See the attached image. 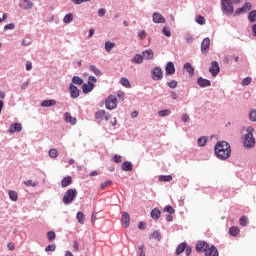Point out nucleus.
I'll return each instance as SVG.
<instances>
[{
    "instance_id": "nucleus-46",
    "label": "nucleus",
    "mask_w": 256,
    "mask_h": 256,
    "mask_svg": "<svg viewBox=\"0 0 256 256\" xmlns=\"http://www.w3.org/2000/svg\"><path fill=\"white\" fill-rule=\"evenodd\" d=\"M55 237H56L55 231H48L47 232L48 241H55Z\"/></svg>"
},
{
    "instance_id": "nucleus-38",
    "label": "nucleus",
    "mask_w": 256,
    "mask_h": 256,
    "mask_svg": "<svg viewBox=\"0 0 256 256\" xmlns=\"http://www.w3.org/2000/svg\"><path fill=\"white\" fill-rule=\"evenodd\" d=\"M159 117H169L171 115V110L165 109V110H160L158 111Z\"/></svg>"
},
{
    "instance_id": "nucleus-16",
    "label": "nucleus",
    "mask_w": 256,
    "mask_h": 256,
    "mask_svg": "<svg viewBox=\"0 0 256 256\" xmlns=\"http://www.w3.org/2000/svg\"><path fill=\"white\" fill-rule=\"evenodd\" d=\"M64 121L70 123V125H77V118L71 116V113L69 112L64 113Z\"/></svg>"
},
{
    "instance_id": "nucleus-63",
    "label": "nucleus",
    "mask_w": 256,
    "mask_h": 256,
    "mask_svg": "<svg viewBox=\"0 0 256 256\" xmlns=\"http://www.w3.org/2000/svg\"><path fill=\"white\" fill-rule=\"evenodd\" d=\"M31 69H33V64L31 63V61H27L26 62V71H31Z\"/></svg>"
},
{
    "instance_id": "nucleus-45",
    "label": "nucleus",
    "mask_w": 256,
    "mask_h": 256,
    "mask_svg": "<svg viewBox=\"0 0 256 256\" xmlns=\"http://www.w3.org/2000/svg\"><path fill=\"white\" fill-rule=\"evenodd\" d=\"M251 81H253L251 77L244 78L241 82L242 87H247V85H251Z\"/></svg>"
},
{
    "instance_id": "nucleus-55",
    "label": "nucleus",
    "mask_w": 256,
    "mask_h": 256,
    "mask_svg": "<svg viewBox=\"0 0 256 256\" xmlns=\"http://www.w3.org/2000/svg\"><path fill=\"white\" fill-rule=\"evenodd\" d=\"M249 119H250V121H253V122L256 121V110L250 111V113H249Z\"/></svg>"
},
{
    "instance_id": "nucleus-60",
    "label": "nucleus",
    "mask_w": 256,
    "mask_h": 256,
    "mask_svg": "<svg viewBox=\"0 0 256 256\" xmlns=\"http://www.w3.org/2000/svg\"><path fill=\"white\" fill-rule=\"evenodd\" d=\"M105 13H107V10H105V8H100L98 10V17H105Z\"/></svg>"
},
{
    "instance_id": "nucleus-28",
    "label": "nucleus",
    "mask_w": 256,
    "mask_h": 256,
    "mask_svg": "<svg viewBox=\"0 0 256 256\" xmlns=\"http://www.w3.org/2000/svg\"><path fill=\"white\" fill-rule=\"evenodd\" d=\"M158 180L162 183H169V182L173 181V176L162 175V176H159Z\"/></svg>"
},
{
    "instance_id": "nucleus-49",
    "label": "nucleus",
    "mask_w": 256,
    "mask_h": 256,
    "mask_svg": "<svg viewBox=\"0 0 256 256\" xmlns=\"http://www.w3.org/2000/svg\"><path fill=\"white\" fill-rule=\"evenodd\" d=\"M55 249H57V245H55V244H50V245H48V246L45 248V251H46V253H49V252L55 251Z\"/></svg>"
},
{
    "instance_id": "nucleus-30",
    "label": "nucleus",
    "mask_w": 256,
    "mask_h": 256,
    "mask_svg": "<svg viewBox=\"0 0 256 256\" xmlns=\"http://www.w3.org/2000/svg\"><path fill=\"white\" fill-rule=\"evenodd\" d=\"M114 47H115V42H111V41L105 42V50L107 53H111V51L114 49Z\"/></svg>"
},
{
    "instance_id": "nucleus-11",
    "label": "nucleus",
    "mask_w": 256,
    "mask_h": 256,
    "mask_svg": "<svg viewBox=\"0 0 256 256\" xmlns=\"http://www.w3.org/2000/svg\"><path fill=\"white\" fill-rule=\"evenodd\" d=\"M209 47H211V39L204 38L201 43V52L204 54L209 53Z\"/></svg>"
},
{
    "instance_id": "nucleus-64",
    "label": "nucleus",
    "mask_w": 256,
    "mask_h": 256,
    "mask_svg": "<svg viewBox=\"0 0 256 256\" xmlns=\"http://www.w3.org/2000/svg\"><path fill=\"white\" fill-rule=\"evenodd\" d=\"M182 121H183V123L189 122V116H188V114H183V115H182Z\"/></svg>"
},
{
    "instance_id": "nucleus-13",
    "label": "nucleus",
    "mask_w": 256,
    "mask_h": 256,
    "mask_svg": "<svg viewBox=\"0 0 256 256\" xmlns=\"http://www.w3.org/2000/svg\"><path fill=\"white\" fill-rule=\"evenodd\" d=\"M165 75L171 76L175 75V64L173 62H168L165 66Z\"/></svg>"
},
{
    "instance_id": "nucleus-27",
    "label": "nucleus",
    "mask_w": 256,
    "mask_h": 256,
    "mask_svg": "<svg viewBox=\"0 0 256 256\" xmlns=\"http://www.w3.org/2000/svg\"><path fill=\"white\" fill-rule=\"evenodd\" d=\"M89 71L94 73V75H96V77H101V75H103V72H101V70H99L96 65H90Z\"/></svg>"
},
{
    "instance_id": "nucleus-37",
    "label": "nucleus",
    "mask_w": 256,
    "mask_h": 256,
    "mask_svg": "<svg viewBox=\"0 0 256 256\" xmlns=\"http://www.w3.org/2000/svg\"><path fill=\"white\" fill-rule=\"evenodd\" d=\"M239 223L242 227H247L249 224V218H247V216H242L240 217Z\"/></svg>"
},
{
    "instance_id": "nucleus-44",
    "label": "nucleus",
    "mask_w": 256,
    "mask_h": 256,
    "mask_svg": "<svg viewBox=\"0 0 256 256\" xmlns=\"http://www.w3.org/2000/svg\"><path fill=\"white\" fill-rule=\"evenodd\" d=\"M8 195H9L11 201H17V199H18L17 192H15V191H13V190H10V191L8 192Z\"/></svg>"
},
{
    "instance_id": "nucleus-32",
    "label": "nucleus",
    "mask_w": 256,
    "mask_h": 256,
    "mask_svg": "<svg viewBox=\"0 0 256 256\" xmlns=\"http://www.w3.org/2000/svg\"><path fill=\"white\" fill-rule=\"evenodd\" d=\"M241 230H239V227L232 226L229 229V234L232 235V237H237L238 233H240Z\"/></svg>"
},
{
    "instance_id": "nucleus-42",
    "label": "nucleus",
    "mask_w": 256,
    "mask_h": 256,
    "mask_svg": "<svg viewBox=\"0 0 256 256\" xmlns=\"http://www.w3.org/2000/svg\"><path fill=\"white\" fill-rule=\"evenodd\" d=\"M196 23H198V25H205L206 20L203 16L201 15H197L195 18Z\"/></svg>"
},
{
    "instance_id": "nucleus-14",
    "label": "nucleus",
    "mask_w": 256,
    "mask_h": 256,
    "mask_svg": "<svg viewBox=\"0 0 256 256\" xmlns=\"http://www.w3.org/2000/svg\"><path fill=\"white\" fill-rule=\"evenodd\" d=\"M196 83L199 85V87L202 88L211 87V80L205 79L203 77H198Z\"/></svg>"
},
{
    "instance_id": "nucleus-19",
    "label": "nucleus",
    "mask_w": 256,
    "mask_h": 256,
    "mask_svg": "<svg viewBox=\"0 0 256 256\" xmlns=\"http://www.w3.org/2000/svg\"><path fill=\"white\" fill-rule=\"evenodd\" d=\"M122 223L124 224L125 229L129 227L131 223V217L129 216V213L127 212H122Z\"/></svg>"
},
{
    "instance_id": "nucleus-40",
    "label": "nucleus",
    "mask_w": 256,
    "mask_h": 256,
    "mask_svg": "<svg viewBox=\"0 0 256 256\" xmlns=\"http://www.w3.org/2000/svg\"><path fill=\"white\" fill-rule=\"evenodd\" d=\"M49 157H51L52 159H56V157H59V151H57V149L55 148L50 149Z\"/></svg>"
},
{
    "instance_id": "nucleus-58",
    "label": "nucleus",
    "mask_w": 256,
    "mask_h": 256,
    "mask_svg": "<svg viewBox=\"0 0 256 256\" xmlns=\"http://www.w3.org/2000/svg\"><path fill=\"white\" fill-rule=\"evenodd\" d=\"M251 7H252V5L249 2L244 3L243 6H242L244 12L251 11Z\"/></svg>"
},
{
    "instance_id": "nucleus-21",
    "label": "nucleus",
    "mask_w": 256,
    "mask_h": 256,
    "mask_svg": "<svg viewBox=\"0 0 256 256\" xmlns=\"http://www.w3.org/2000/svg\"><path fill=\"white\" fill-rule=\"evenodd\" d=\"M185 249H187V242L180 243L176 248L175 255L179 256L181 253H185Z\"/></svg>"
},
{
    "instance_id": "nucleus-39",
    "label": "nucleus",
    "mask_w": 256,
    "mask_h": 256,
    "mask_svg": "<svg viewBox=\"0 0 256 256\" xmlns=\"http://www.w3.org/2000/svg\"><path fill=\"white\" fill-rule=\"evenodd\" d=\"M3 99H5V92L0 90V115L1 112L3 111V106L5 103L3 102Z\"/></svg>"
},
{
    "instance_id": "nucleus-10",
    "label": "nucleus",
    "mask_w": 256,
    "mask_h": 256,
    "mask_svg": "<svg viewBox=\"0 0 256 256\" xmlns=\"http://www.w3.org/2000/svg\"><path fill=\"white\" fill-rule=\"evenodd\" d=\"M69 93H70V97L71 99H77V97H79L81 90H79V88H77L73 83L69 84Z\"/></svg>"
},
{
    "instance_id": "nucleus-48",
    "label": "nucleus",
    "mask_w": 256,
    "mask_h": 256,
    "mask_svg": "<svg viewBox=\"0 0 256 256\" xmlns=\"http://www.w3.org/2000/svg\"><path fill=\"white\" fill-rule=\"evenodd\" d=\"M138 256H145V245L138 246Z\"/></svg>"
},
{
    "instance_id": "nucleus-26",
    "label": "nucleus",
    "mask_w": 256,
    "mask_h": 256,
    "mask_svg": "<svg viewBox=\"0 0 256 256\" xmlns=\"http://www.w3.org/2000/svg\"><path fill=\"white\" fill-rule=\"evenodd\" d=\"M54 105H57V101L53 99L41 102V107H53Z\"/></svg>"
},
{
    "instance_id": "nucleus-20",
    "label": "nucleus",
    "mask_w": 256,
    "mask_h": 256,
    "mask_svg": "<svg viewBox=\"0 0 256 256\" xmlns=\"http://www.w3.org/2000/svg\"><path fill=\"white\" fill-rule=\"evenodd\" d=\"M73 183V178L71 176H66L61 180V187L62 189H65L66 187H69Z\"/></svg>"
},
{
    "instance_id": "nucleus-3",
    "label": "nucleus",
    "mask_w": 256,
    "mask_h": 256,
    "mask_svg": "<svg viewBox=\"0 0 256 256\" xmlns=\"http://www.w3.org/2000/svg\"><path fill=\"white\" fill-rule=\"evenodd\" d=\"M233 3H239V0H221L222 13L227 17H231V15H233V11H235Z\"/></svg>"
},
{
    "instance_id": "nucleus-15",
    "label": "nucleus",
    "mask_w": 256,
    "mask_h": 256,
    "mask_svg": "<svg viewBox=\"0 0 256 256\" xmlns=\"http://www.w3.org/2000/svg\"><path fill=\"white\" fill-rule=\"evenodd\" d=\"M152 21L153 23H165V17H163V15H161V13L159 12H154L152 14Z\"/></svg>"
},
{
    "instance_id": "nucleus-7",
    "label": "nucleus",
    "mask_w": 256,
    "mask_h": 256,
    "mask_svg": "<svg viewBox=\"0 0 256 256\" xmlns=\"http://www.w3.org/2000/svg\"><path fill=\"white\" fill-rule=\"evenodd\" d=\"M153 81H161L163 79V70L159 66H155L151 71Z\"/></svg>"
},
{
    "instance_id": "nucleus-53",
    "label": "nucleus",
    "mask_w": 256,
    "mask_h": 256,
    "mask_svg": "<svg viewBox=\"0 0 256 256\" xmlns=\"http://www.w3.org/2000/svg\"><path fill=\"white\" fill-rule=\"evenodd\" d=\"M184 252L186 256H191V253H193V248L187 244Z\"/></svg>"
},
{
    "instance_id": "nucleus-41",
    "label": "nucleus",
    "mask_w": 256,
    "mask_h": 256,
    "mask_svg": "<svg viewBox=\"0 0 256 256\" xmlns=\"http://www.w3.org/2000/svg\"><path fill=\"white\" fill-rule=\"evenodd\" d=\"M71 21H73V14L72 13L66 14L63 18V23L69 24L71 23Z\"/></svg>"
},
{
    "instance_id": "nucleus-25",
    "label": "nucleus",
    "mask_w": 256,
    "mask_h": 256,
    "mask_svg": "<svg viewBox=\"0 0 256 256\" xmlns=\"http://www.w3.org/2000/svg\"><path fill=\"white\" fill-rule=\"evenodd\" d=\"M142 55H143L144 59H146V61H149V60L153 59V57H154V53L151 49L144 50L142 52Z\"/></svg>"
},
{
    "instance_id": "nucleus-22",
    "label": "nucleus",
    "mask_w": 256,
    "mask_h": 256,
    "mask_svg": "<svg viewBox=\"0 0 256 256\" xmlns=\"http://www.w3.org/2000/svg\"><path fill=\"white\" fill-rule=\"evenodd\" d=\"M183 69L186 70V73H188L191 77L195 75V68H193V65H191V63H185Z\"/></svg>"
},
{
    "instance_id": "nucleus-47",
    "label": "nucleus",
    "mask_w": 256,
    "mask_h": 256,
    "mask_svg": "<svg viewBox=\"0 0 256 256\" xmlns=\"http://www.w3.org/2000/svg\"><path fill=\"white\" fill-rule=\"evenodd\" d=\"M163 211L164 213H169L170 215H173V213H175V208L168 205V206H165Z\"/></svg>"
},
{
    "instance_id": "nucleus-54",
    "label": "nucleus",
    "mask_w": 256,
    "mask_h": 256,
    "mask_svg": "<svg viewBox=\"0 0 256 256\" xmlns=\"http://www.w3.org/2000/svg\"><path fill=\"white\" fill-rule=\"evenodd\" d=\"M13 29H15L14 23H10L4 26V31H13Z\"/></svg>"
},
{
    "instance_id": "nucleus-5",
    "label": "nucleus",
    "mask_w": 256,
    "mask_h": 256,
    "mask_svg": "<svg viewBox=\"0 0 256 256\" xmlns=\"http://www.w3.org/2000/svg\"><path fill=\"white\" fill-rule=\"evenodd\" d=\"M97 82V78L95 76H89L87 83L82 84V91L84 94L91 93L93 89H95V83Z\"/></svg>"
},
{
    "instance_id": "nucleus-2",
    "label": "nucleus",
    "mask_w": 256,
    "mask_h": 256,
    "mask_svg": "<svg viewBox=\"0 0 256 256\" xmlns=\"http://www.w3.org/2000/svg\"><path fill=\"white\" fill-rule=\"evenodd\" d=\"M246 131L247 134L244 135L243 145L245 149H253V147H255V137L253 136L255 128L249 126Z\"/></svg>"
},
{
    "instance_id": "nucleus-8",
    "label": "nucleus",
    "mask_w": 256,
    "mask_h": 256,
    "mask_svg": "<svg viewBox=\"0 0 256 256\" xmlns=\"http://www.w3.org/2000/svg\"><path fill=\"white\" fill-rule=\"evenodd\" d=\"M211 248V246H209V243L203 241V240H199L196 243V253H205L206 251H208Z\"/></svg>"
},
{
    "instance_id": "nucleus-6",
    "label": "nucleus",
    "mask_w": 256,
    "mask_h": 256,
    "mask_svg": "<svg viewBox=\"0 0 256 256\" xmlns=\"http://www.w3.org/2000/svg\"><path fill=\"white\" fill-rule=\"evenodd\" d=\"M117 103H118L117 96L110 95L105 101L106 109H108L109 111H113V109H117Z\"/></svg>"
},
{
    "instance_id": "nucleus-9",
    "label": "nucleus",
    "mask_w": 256,
    "mask_h": 256,
    "mask_svg": "<svg viewBox=\"0 0 256 256\" xmlns=\"http://www.w3.org/2000/svg\"><path fill=\"white\" fill-rule=\"evenodd\" d=\"M219 71H221V68L219 67V62L212 61L209 68V72L211 73L212 77H217V75H219Z\"/></svg>"
},
{
    "instance_id": "nucleus-29",
    "label": "nucleus",
    "mask_w": 256,
    "mask_h": 256,
    "mask_svg": "<svg viewBox=\"0 0 256 256\" xmlns=\"http://www.w3.org/2000/svg\"><path fill=\"white\" fill-rule=\"evenodd\" d=\"M76 218L80 225H85V214L81 211L77 212Z\"/></svg>"
},
{
    "instance_id": "nucleus-18",
    "label": "nucleus",
    "mask_w": 256,
    "mask_h": 256,
    "mask_svg": "<svg viewBox=\"0 0 256 256\" xmlns=\"http://www.w3.org/2000/svg\"><path fill=\"white\" fill-rule=\"evenodd\" d=\"M150 217L153 219V221H159L161 218V210L159 208H154L150 212Z\"/></svg>"
},
{
    "instance_id": "nucleus-61",
    "label": "nucleus",
    "mask_w": 256,
    "mask_h": 256,
    "mask_svg": "<svg viewBox=\"0 0 256 256\" xmlns=\"http://www.w3.org/2000/svg\"><path fill=\"white\" fill-rule=\"evenodd\" d=\"M113 161H114V163H121V155L115 154L113 156Z\"/></svg>"
},
{
    "instance_id": "nucleus-24",
    "label": "nucleus",
    "mask_w": 256,
    "mask_h": 256,
    "mask_svg": "<svg viewBox=\"0 0 256 256\" xmlns=\"http://www.w3.org/2000/svg\"><path fill=\"white\" fill-rule=\"evenodd\" d=\"M131 63L134 65H141V63H143V55L135 54V56L131 59Z\"/></svg>"
},
{
    "instance_id": "nucleus-36",
    "label": "nucleus",
    "mask_w": 256,
    "mask_h": 256,
    "mask_svg": "<svg viewBox=\"0 0 256 256\" xmlns=\"http://www.w3.org/2000/svg\"><path fill=\"white\" fill-rule=\"evenodd\" d=\"M23 184L25 187H37V185H39L37 181L33 182V180H26L23 182Z\"/></svg>"
},
{
    "instance_id": "nucleus-57",
    "label": "nucleus",
    "mask_w": 256,
    "mask_h": 256,
    "mask_svg": "<svg viewBox=\"0 0 256 256\" xmlns=\"http://www.w3.org/2000/svg\"><path fill=\"white\" fill-rule=\"evenodd\" d=\"M167 85L170 89H175L178 85V82L176 80H172L171 82H168Z\"/></svg>"
},
{
    "instance_id": "nucleus-51",
    "label": "nucleus",
    "mask_w": 256,
    "mask_h": 256,
    "mask_svg": "<svg viewBox=\"0 0 256 256\" xmlns=\"http://www.w3.org/2000/svg\"><path fill=\"white\" fill-rule=\"evenodd\" d=\"M184 39H185L186 43H188V44L193 43V35H191L189 33L184 35Z\"/></svg>"
},
{
    "instance_id": "nucleus-50",
    "label": "nucleus",
    "mask_w": 256,
    "mask_h": 256,
    "mask_svg": "<svg viewBox=\"0 0 256 256\" xmlns=\"http://www.w3.org/2000/svg\"><path fill=\"white\" fill-rule=\"evenodd\" d=\"M151 238L152 239H157V241H161V233H159V231H154L151 234Z\"/></svg>"
},
{
    "instance_id": "nucleus-35",
    "label": "nucleus",
    "mask_w": 256,
    "mask_h": 256,
    "mask_svg": "<svg viewBox=\"0 0 256 256\" xmlns=\"http://www.w3.org/2000/svg\"><path fill=\"white\" fill-rule=\"evenodd\" d=\"M95 118L100 119V121H103L105 119V110H99L95 113Z\"/></svg>"
},
{
    "instance_id": "nucleus-43",
    "label": "nucleus",
    "mask_w": 256,
    "mask_h": 256,
    "mask_svg": "<svg viewBox=\"0 0 256 256\" xmlns=\"http://www.w3.org/2000/svg\"><path fill=\"white\" fill-rule=\"evenodd\" d=\"M120 83L123 87H127L128 89L131 87V82H129L127 78H121Z\"/></svg>"
},
{
    "instance_id": "nucleus-62",
    "label": "nucleus",
    "mask_w": 256,
    "mask_h": 256,
    "mask_svg": "<svg viewBox=\"0 0 256 256\" xmlns=\"http://www.w3.org/2000/svg\"><path fill=\"white\" fill-rule=\"evenodd\" d=\"M138 37H140V39H145L147 37V32H145V30L139 31Z\"/></svg>"
},
{
    "instance_id": "nucleus-31",
    "label": "nucleus",
    "mask_w": 256,
    "mask_h": 256,
    "mask_svg": "<svg viewBox=\"0 0 256 256\" xmlns=\"http://www.w3.org/2000/svg\"><path fill=\"white\" fill-rule=\"evenodd\" d=\"M249 23H256V10H252L248 13Z\"/></svg>"
},
{
    "instance_id": "nucleus-56",
    "label": "nucleus",
    "mask_w": 256,
    "mask_h": 256,
    "mask_svg": "<svg viewBox=\"0 0 256 256\" xmlns=\"http://www.w3.org/2000/svg\"><path fill=\"white\" fill-rule=\"evenodd\" d=\"M112 183H113V181L107 180V181L103 182L100 187H101V189H107V187H109V185H112Z\"/></svg>"
},
{
    "instance_id": "nucleus-52",
    "label": "nucleus",
    "mask_w": 256,
    "mask_h": 256,
    "mask_svg": "<svg viewBox=\"0 0 256 256\" xmlns=\"http://www.w3.org/2000/svg\"><path fill=\"white\" fill-rule=\"evenodd\" d=\"M162 33H163V35H165V37H171V30L169 28H167V26L163 27Z\"/></svg>"
},
{
    "instance_id": "nucleus-33",
    "label": "nucleus",
    "mask_w": 256,
    "mask_h": 256,
    "mask_svg": "<svg viewBox=\"0 0 256 256\" xmlns=\"http://www.w3.org/2000/svg\"><path fill=\"white\" fill-rule=\"evenodd\" d=\"M84 81L83 78L79 76L72 77V85H83Z\"/></svg>"
},
{
    "instance_id": "nucleus-1",
    "label": "nucleus",
    "mask_w": 256,
    "mask_h": 256,
    "mask_svg": "<svg viewBox=\"0 0 256 256\" xmlns=\"http://www.w3.org/2000/svg\"><path fill=\"white\" fill-rule=\"evenodd\" d=\"M214 153L220 161H227L231 157V145L227 141H219L214 147Z\"/></svg>"
},
{
    "instance_id": "nucleus-4",
    "label": "nucleus",
    "mask_w": 256,
    "mask_h": 256,
    "mask_svg": "<svg viewBox=\"0 0 256 256\" xmlns=\"http://www.w3.org/2000/svg\"><path fill=\"white\" fill-rule=\"evenodd\" d=\"M75 199H77V189L70 188L64 193L62 202L64 203V205H71V203H73Z\"/></svg>"
},
{
    "instance_id": "nucleus-59",
    "label": "nucleus",
    "mask_w": 256,
    "mask_h": 256,
    "mask_svg": "<svg viewBox=\"0 0 256 256\" xmlns=\"http://www.w3.org/2000/svg\"><path fill=\"white\" fill-rule=\"evenodd\" d=\"M242 13H245V10L243 9V7H240V8L235 10L233 16L237 17V15H241Z\"/></svg>"
},
{
    "instance_id": "nucleus-23",
    "label": "nucleus",
    "mask_w": 256,
    "mask_h": 256,
    "mask_svg": "<svg viewBox=\"0 0 256 256\" xmlns=\"http://www.w3.org/2000/svg\"><path fill=\"white\" fill-rule=\"evenodd\" d=\"M122 171H133V163L131 161H124L121 165Z\"/></svg>"
},
{
    "instance_id": "nucleus-12",
    "label": "nucleus",
    "mask_w": 256,
    "mask_h": 256,
    "mask_svg": "<svg viewBox=\"0 0 256 256\" xmlns=\"http://www.w3.org/2000/svg\"><path fill=\"white\" fill-rule=\"evenodd\" d=\"M21 131H23V125L19 122L12 124L8 129V133H21Z\"/></svg>"
},
{
    "instance_id": "nucleus-34",
    "label": "nucleus",
    "mask_w": 256,
    "mask_h": 256,
    "mask_svg": "<svg viewBox=\"0 0 256 256\" xmlns=\"http://www.w3.org/2000/svg\"><path fill=\"white\" fill-rule=\"evenodd\" d=\"M207 141H208L207 136H202V137L198 138L199 147H205V145H207Z\"/></svg>"
},
{
    "instance_id": "nucleus-17",
    "label": "nucleus",
    "mask_w": 256,
    "mask_h": 256,
    "mask_svg": "<svg viewBox=\"0 0 256 256\" xmlns=\"http://www.w3.org/2000/svg\"><path fill=\"white\" fill-rule=\"evenodd\" d=\"M204 253L205 256H219V250H217L215 245H211Z\"/></svg>"
}]
</instances>
